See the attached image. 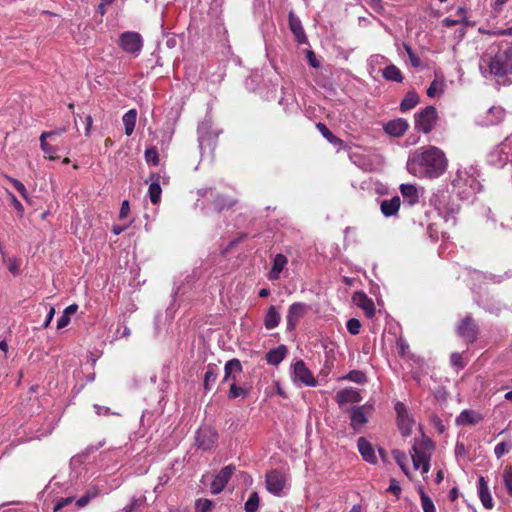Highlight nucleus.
I'll list each match as a JSON object with an SVG mask.
<instances>
[{"label":"nucleus","mask_w":512,"mask_h":512,"mask_svg":"<svg viewBox=\"0 0 512 512\" xmlns=\"http://www.w3.org/2000/svg\"><path fill=\"white\" fill-rule=\"evenodd\" d=\"M48 134L40 135V148L46 157L50 160H54L57 157L54 155L58 151V147L51 145L48 141Z\"/></svg>","instance_id":"473e14b6"},{"label":"nucleus","mask_w":512,"mask_h":512,"mask_svg":"<svg viewBox=\"0 0 512 512\" xmlns=\"http://www.w3.org/2000/svg\"><path fill=\"white\" fill-rule=\"evenodd\" d=\"M401 491H402V489L400 487L399 482L396 479H393V478L390 479V484L387 489V492L394 494L396 496V498L399 499Z\"/></svg>","instance_id":"3c124183"},{"label":"nucleus","mask_w":512,"mask_h":512,"mask_svg":"<svg viewBox=\"0 0 512 512\" xmlns=\"http://www.w3.org/2000/svg\"><path fill=\"white\" fill-rule=\"evenodd\" d=\"M431 424L437 429L439 433H443L446 430V426L439 416L433 414L430 417Z\"/></svg>","instance_id":"864d4df0"},{"label":"nucleus","mask_w":512,"mask_h":512,"mask_svg":"<svg viewBox=\"0 0 512 512\" xmlns=\"http://www.w3.org/2000/svg\"><path fill=\"white\" fill-rule=\"evenodd\" d=\"M503 484L510 496H512V464L505 467L503 472Z\"/></svg>","instance_id":"a19ab883"},{"label":"nucleus","mask_w":512,"mask_h":512,"mask_svg":"<svg viewBox=\"0 0 512 512\" xmlns=\"http://www.w3.org/2000/svg\"><path fill=\"white\" fill-rule=\"evenodd\" d=\"M67 130H68V126L66 125V126L56 128L51 131H43L41 134H48V138L53 139L54 137H59V136L63 135L65 132H67Z\"/></svg>","instance_id":"13d9d810"},{"label":"nucleus","mask_w":512,"mask_h":512,"mask_svg":"<svg viewBox=\"0 0 512 512\" xmlns=\"http://www.w3.org/2000/svg\"><path fill=\"white\" fill-rule=\"evenodd\" d=\"M289 26L297 42L300 44L305 43L307 38L302 27L301 21L298 17L294 15L293 12L289 13Z\"/></svg>","instance_id":"b1692460"},{"label":"nucleus","mask_w":512,"mask_h":512,"mask_svg":"<svg viewBox=\"0 0 512 512\" xmlns=\"http://www.w3.org/2000/svg\"><path fill=\"white\" fill-rule=\"evenodd\" d=\"M482 419V415L476 411L463 410L456 418L455 422L457 425H475L481 422Z\"/></svg>","instance_id":"5701e85b"},{"label":"nucleus","mask_w":512,"mask_h":512,"mask_svg":"<svg viewBox=\"0 0 512 512\" xmlns=\"http://www.w3.org/2000/svg\"><path fill=\"white\" fill-rule=\"evenodd\" d=\"M400 192L404 198V203L413 206L419 202V192L415 185L401 184Z\"/></svg>","instance_id":"4be33fe9"},{"label":"nucleus","mask_w":512,"mask_h":512,"mask_svg":"<svg viewBox=\"0 0 512 512\" xmlns=\"http://www.w3.org/2000/svg\"><path fill=\"white\" fill-rule=\"evenodd\" d=\"M353 300L358 307L363 309V311L365 312V314L368 318L374 317V315H375L374 302L370 298H368L366 294H364L363 292H357V293H355Z\"/></svg>","instance_id":"aec40b11"},{"label":"nucleus","mask_w":512,"mask_h":512,"mask_svg":"<svg viewBox=\"0 0 512 512\" xmlns=\"http://www.w3.org/2000/svg\"><path fill=\"white\" fill-rule=\"evenodd\" d=\"M479 70L484 77H506L512 75V43L492 44L480 57Z\"/></svg>","instance_id":"f03ea898"},{"label":"nucleus","mask_w":512,"mask_h":512,"mask_svg":"<svg viewBox=\"0 0 512 512\" xmlns=\"http://www.w3.org/2000/svg\"><path fill=\"white\" fill-rule=\"evenodd\" d=\"M118 44L123 51L137 57L143 48V38L138 32L126 31L120 34Z\"/></svg>","instance_id":"39448f33"},{"label":"nucleus","mask_w":512,"mask_h":512,"mask_svg":"<svg viewBox=\"0 0 512 512\" xmlns=\"http://www.w3.org/2000/svg\"><path fill=\"white\" fill-rule=\"evenodd\" d=\"M8 179L13 184L15 189L21 194V196L26 199L27 198V190H26L24 184L14 178L9 177Z\"/></svg>","instance_id":"6e6d98bb"},{"label":"nucleus","mask_w":512,"mask_h":512,"mask_svg":"<svg viewBox=\"0 0 512 512\" xmlns=\"http://www.w3.org/2000/svg\"><path fill=\"white\" fill-rule=\"evenodd\" d=\"M307 59H308V62L309 64L314 67V68H318L320 66L319 62L317 61L316 59V56L314 54L313 51H308L307 53Z\"/></svg>","instance_id":"338daca9"},{"label":"nucleus","mask_w":512,"mask_h":512,"mask_svg":"<svg viewBox=\"0 0 512 512\" xmlns=\"http://www.w3.org/2000/svg\"><path fill=\"white\" fill-rule=\"evenodd\" d=\"M247 394L248 393L244 388L237 386V384H234V383L230 384V389L228 392L229 399H236L238 397L245 398L247 396Z\"/></svg>","instance_id":"79ce46f5"},{"label":"nucleus","mask_w":512,"mask_h":512,"mask_svg":"<svg viewBox=\"0 0 512 512\" xmlns=\"http://www.w3.org/2000/svg\"><path fill=\"white\" fill-rule=\"evenodd\" d=\"M505 110L500 106H493L484 115L478 117L477 123L481 126L497 125L503 121Z\"/></svg>","instance_id":"f8f14e48"},{"label":"nucleus","mask_w":512,"mask_h":512,"mask_svg":"<svg viewBox=\"0 0 512 512\" xmlns=\"http://www.w3.org/2000/svg\"><path fill=\"white\" fill-rule=\"evenodd\" d=\"M447 166L445 153L436 146H424L414 150L407 161V170L418 178H438L444 174Z\"/></svg>","instance_id":"f257e3e1"},{"label":"nucleus","mask_w":512,"mask_h":512,"mask_svg":"<svg viewBox=\"0 0 512 512\" xmlns=\"http://www.w3.org/2000/svg\"><path fill=\"white\" fill-rule=\"evenodd\" d=\"M387 59L382 55H373L368 60V66L370 68V73L374 70V66L381 64L382 62H386Z\"/></svg>","instance_id":"4d7b16f0"},{"label":"nucleus","mask_w":512,"mask_h":512,"mask_svg":"<svg viewBox=\"0 0 512 512\" xmlns=\"http://www.w3.org/2000/svg\"><path fill=\"white\" fill-rule=\"evenodd\" d=\"M216 435L209 429H200L196 435V441L200 448L208 450L212 447Z\"/></svg>","instance_id":"bb28decb"},{"label":"nucleus","mask_w":512,"mask_h":512,"mask_svg":"<svg viewBox=\"0 0 512 512\" xmlns=\"http://www.w3.org/2000/svg\"><path fill=\"white\" fill-rule=\"evenodd\" d=\"M401 200L399 196H394L391 199H384L380 203L381 213L385 217L396 216L400 208Z\"/></svg>","instance_id":"412c9836"},{"label":"nucleus","mask_w":512,"mask_h":512,"mask_svg":"<svg viewBox=\"0 0 512 512\" xmlns=\"http://www.w3.org/2000/svg\"><path fill=\"white\" fill-rule=\"evenodd\" d=\"M70 322V318L65 315L64 313L60 316V318L57 320V328L62 329L66 327Z\"/></svg>","instance_id":"0e129e2a"},{"label":"nucleus","mask_w":512,"mask_h":512,"mask_svg":"<svg viewBox=\"0 0 512 512\" xmlns=\"http://www.w3.org/2000/svg\"><path fill=\"white\" fill-rule=\"evenodd\" d=\"M437 121V110L434 106H427L414 115L415 129L425 134L430 133Z\"/></svg>","instance_id":"20e7f679"},{"label":"nucleus","mask_w":512,"mask_h":512,"mask_svg":"<svg viewBox=\"0 0 512 512\" xmlns=\"http://www.w3.org/2000/svg\"><path fill=\"white\" fill-rule=\"evenodd\" d=\"M345 379H348L352 382L362 384L366 382V376L362 371L352 370L346 376Z\"/></svg>","instance_id":"a18cd8bd"},{"label":"nucleus","mask_w":512,"mask_h":512,"mask_svg":"<svg viewBox=\"0 0 512 512\" xmlns=\"http://www.w3.org/2000/svg\"><path fill=\"white\" fill-rule=\"evenodd\" d=\"M458 333L468 343H472L477 339V325L470 316L462 320L458 327Z\"/></svg>","instance_id":"ddd939ff"},{"label":"nucleus","mask_w":512,"mask_h":512,"mask_svg":"<svg viewBox=\"0 0 512 512\" xmlns=\"http://www.w3.org/2000/svg\"><path fill=\"white\" fill-rule=\"evenodd\" d=\"M287 354V348L285 345H279L278 347L268 351L265 359L270 365H278L281 363Z\"/></svg>","instance_id":"cd10ccee"},{"label":"nucleus","mask_w":512,"mask_h":512,"mask_svg":"<svg viewBox=\"0 0 512 512\" xmlns=\"http://www.w3.org/2000/svg\"><path fill=\"white\" fill-rule=\"evenodd\" d=\"M292 380L308 387H315L317 384L312 372L307 368L303 360H298L293 365Z\"/></svg>","instance_id":"0eeeda50"},{"label":"nucleus","mask_w":512,"mask_h":512,"mask_svg":"<svg viewBox=\"0 0 512 512\" xmlns=\"http://www.w3.org/2000/svg\"><path fill=\"white\" fill-rule=\"evenodd\" d=\"M346 327L349 333L352 335H357L360 332L361 323L358 319L351 318L347 321Z\"/></svg>","instance_id":"09e8293b"},{"label":"nucleus","mask_w":512,"mask_h":512,"mask_svg":"<svg viewBox=\"0 0 512 512\" xmlns=\"http://www.w3.org/2000/svg\"><path fill=\"white\" fill-rule=\"evenodd\" d=\"M443 91V83L437 80H433L427 89V95L429 97H435L438 93Z\"/></svg>","instance_id":"49530a36"},{"label":"nucleus","mask_w":512,"mask_h":512,"mask_svg":"<svg viewBox=\"0 0 512 512\" xmlns=\"http://www.w3.org/2000/svg\"><path fill=\"white\" fill-rule=\"evenodd\" d=\"M259 506V497L257 493H252L245 503L246 512H256Z\"/></svg>","instance_id":"c03bdc74"},{"label":"nucleus","mask_w":512,"mask_h":512,"mask_svg":"<svg viewBox=\"0 0 512 512\" xmlns=\"http://www.w3.org/2000/svg\"><path fill=\"white\" fill-rule=\"evenodd\" d=\"M477 492L484 508L491 510L494 507V502L490 493L488 482L483 476H480L478 479Z\"/></svg>","instance_id":"2eb2a0df"},{"label":"nucleus","mask_w":512,"mask_h":512,"mask_svg":"<svg viewBox=\"0 0 512 512\" xmlns=\"http://www.w3.org/2000/svg\"><path fill=\"white\" fill-rule=\"evenodd\" d=\"M479 32L482 34L487 35H494V36H511L512 35V27L506 28V29H497V30H485L480 28Z\"/></svg>","instance_id":"de8ad7c7"},{"label":"nucleus","mask_w":512,"mask_h":512,"mask_svg":"<svg viewBox=\"0 0 512 512\" xmlns=\"http://www.w3.org/2000/svg\"><path fill=\"white\" fill-rule=\"evenodd\" d=\"M450 361L453 366H456L460 369L465 367V362L463 361L461 354L458 352H454L451 354Z\"/></svg>","instance_id":"bf43d9fd"},{"label":"nucleus","mask_w":512,"mask_h":512,"mask_svg":"<svg viewBox=\"0 0 512 512\" xmlns=\"http://www.w3.org/2000/svg\"><path fill=\"white\" fill-rule=\"evenodd\" d=\"M280 314L277 311L275 306H270L266 312L265 318H264V325L265 328L268 330H272L276 328L279 325L280 322Z\"/></svg>","instance_id":"7c9ffc66"},{"label":"nucleus","mask_w":512,"mask_h":512,"mask_svg":"<svg viewBox=\"0 0 512 512\" xmlns=\"http://www.w3.org/2000/svg\"><path fill=\"white\" fill-rule=\"evenodd\" d=\"M382 76L387 81H395L398 83L403 81V76H402L400 69L393 64L388 65L383 70Z\"/></svg>","instance_id":"f704fd0d"},{"label":"nucleus","mask_w":512,"mask_h":512,"mask_svg":"<svg viewBox=\"0 0 512 512\" xmlns=\"http://www.w3.org/2000/svg\"><path fill=\"white\" fill-rule=\"evenodd\" d=\"M145 497H133L128 505L118 512H136L145 503Z\"/></svg>","instance_id":"ea45409f"},{"label":"nucleus","mask_w":512,"mask_h":512,"mask_svg":"<svg viewBox=\"0 0 512 512\" xmlns=\"http://www.w3.org/2000/svg\"><path fill=\"white\" fill-rule=\"evenodd\" d=\"M372 411V406L368 403L361 406H354L349 409L351 427L359 430L368 422V415Z\"/></svg>","instance_id":"1a4fd4ad"},{"label":"nucleus","mask_w":512,"mask_h":512,"mask_svg":"<svg viewBox=\"0 0 512 512\" xmlns=\"http://www.w3.org/2000/svg\"><path fill=\"white\" fill-rule=\"evenodd\" d=\"M316 128L318 131L322 134V136L331 144L334 146H337L339 148H345L344 141L340 138L336 137L325 124L319 122L316 124Z\"/></svg>","instance_id":"c756f323"},{"label":"nucleus","mask_w":512,"mask_h":512,"mask_svg":"<svg viewBox=\"0 0 512 512\" xmlns=\"http://www.w3.org/2000/svg\"><path fill=\"white\" fill-rule=\"evenodd\" d=\"M392 455H393L394 460L400 466V468L403 471V473L408 478H410L411 477V472L407 468V463H406L407 462V457H406L405 453L400 451V450H393L392 451Z\"/></svg>","instance_id":"e433bc0d"},{"label":"nucleus","mask_w":512,"mask_h":512,"mask_svg":"<svg viewBox=\"0 0 512 512\" xmlns=\"http://www.w3.org/2000/svg\"><path fill=\"white\" fill-rule=\"evenodd\" d=\"M212 502L208 499H199L196 501V512H209L211 510Z\"/></svg>","instance_id":"8fccbe9b"},{"label":"nucleus","mask_w":512,"mask_h":512,"mask_svg":"<svg viewBox=\"0 0 512 512\" xmlns=\"http://www.w3.org/2000/svg\"><path fill=\"white\" fill-rule=\"evenodd\" d=\"M224 378L222 382H230L236 384L237 383V375L242 372V365L241 362L233 358L225 363L224 366Z\"/></svg>","instance_id":"dca6fc26"},{"label":"nucleus","mask_w":512,"mask_h":512,"mask_svg":"<svg viewBox=\"0 0 512 512\" xmlns=\"http://www.w3.org/2000/svg\"><path fill=\"white\" fill-rule=\"evenodd\" d=\"M219 375L217 365L209 364L203 378V386L205 391L211 390Z\"/></svg>","instance_id":"c85d7f7f"},{"label":"nucleus","mask_w":512,"mask_h":512,"mask_svg":"<svg viewBox=\"0 0 512 512\" xmlns=\"http://www.w3.org/2000/svg\"><path fill=\"white\" fill-rule=\"evenodd\" d=\"M408 122L403 118L391 120L384 125V131L394 137L402 136L408 129Z\"/></svg>","instance_id":"a211bd4d"},{"label":"nucleus","mask_w":512,"mask_h":512,"mask_svg":"<svg viewBox=\"0 0 512 512\" xmlns=\"http://www.w3.org/2000/svg\"><path fill=\"white\" fill-rule=\"evenodd\" d=\"M395 410L397 412L399 429L404 436L409 435L412 429L413 421L409 417L405 405L401 402H397L395 405Z\"/></svg>","instance_id":"4468645a"},{"label":"nucleus","mask_w":512,"mask_h":512,"mask_svg":"<svg viewBox=\"0 0 512 512\" xmlns=\"http://www.w3.org/2000/svg\"><path fill=\"white\" fill-rule=\"evenodd\" d=\"M358 450L363 459L369 463H376L377 458L372 445L363 437H360L357 441Z\"/></svg>","instance_id":"393cba45"},{"label":"nucleus","mask_w":512,"mask_h":512,"mask_svg":"<svg viewBox=\"0 0 512 512\" xmlns=\"http://www.w3.org/2000/svg\"><path fill=\"white\" fill-rule=\"evenodd\" d=\"M508 451V445L505 442H500L496 444L494 448V454L497 457V459L503 457Z\"/></svg>","instance_id":"5fc2aeb1"},{"label":"nucleus","mask_w":512,"mask_h":512,"mask_svg":"<svg viewBox=\"0 0 512 512\" xmlns=\"http://www.w3.org/2000/svg\"><path fill=\"white\" fill-rule=\"evenodd\" d=\"M145 160L148 164L157 166L159 164V154L155 147H150L145 151Z\"/></svg>","instance_id":"37998d69"},{"label":"nucleus","mask_w":512,"mask_h":512,"mask_svg":"<svg viewBox=\"0 0 512 512\" xmlns=\"http://www.w3.org/2000/svg\"><path fill=\"white\" fill-rule=\"evenodd\" d=\"M114 0H102L97 7V11L103 16L106 13V6L110 5Z\"/></svg>","instance_id":"774afa93"},{"label":"nucleus","mask_w":512,"mask_h":512,"mask_svg":"<svg viewBox=\"0 0 512 512\" xmlns=\"http://www.w3.org/2000/svg\"><path fill=\"white\" fill-rule=\"evenodd\" d=\"M310 307L302 302H296L290 305L287 312V329L292 331L297 326L301 318H303L309 311Z\"/></svg>","instance_id":"9b49d317"},{"label":"nucleus","mask_w":512,"mask_h":512,"mask_svg":"<svg viewBox=\"0 0 512 512\" xmlns=\"http://www.w3.org/2000/svg\"><path fill=\"white\" fill-rule=\"evenodd\" d=\"M287 263L288 259L285 255L280 253L276 254L275 257L273 258L272 269L268 274L269 280H278L280 278L281 272L283 271Z\"/></svg>","instance_id":"a878e982"},{"label":"nucleus","mask_w":512,"mask_h":512,"mask_svg":"<svg viewBox=\"0 0 512 512\" xmlns=\"http://www.w3.org/2000/svg\"><path fill=\"white\" fill-rule=\"evenodd\" d=\"M476 180L473 177L472 173L468 169H458L455 178L452 181V184L455 188L459 190L468 186L470 188L473 187Z\"/></svg>","instance_id":"f3484780"},{"label":"nucleus","mask_w":512,"mask_h":512,"mask_svg":"<svg viewBox=\"0 0 512 512\" xmlns=\"http://www.w3.org/2000/svg\"><path fill=\"white\" fill-rule=\"evenodd\" d=\"M20 265H19V262L16 258H10L8 260V270L13 274V275H18L19 272H20V269H19Z\"/></svg>","instance_id":"052dcab7"},{"label":"nucleus","mask_w":512,"mask_h":512,"mask_svg":"<svg viewBox=\"0 0 512 512\" xmlns=\"http://www.w3.org/2000/svg\"><path fill=\"white\" fill-rule=\"evenodd\" d=\"M287 486L286 475L279 470H271L266 474V488L275 495L281 496Z\"/></svg>","instance_id":"6e6552de"},{"label":"nucleus","mask_w":512,"mask_h":512,"mask_svg":"<svg viewBox=\"0 0 512 512\" xmlns=\"http://www.w3.org/2000/svg\"><path fill=\"white\" fill-rule=\"evenodd\" d=\"M197 195L199 198L196 201V206L205 207V203L201 202L200 198H206L208 201L212 202V205L215 210L221 211L225 208H229L234 205L235 201L228 200L223 196L217 194L212 188H202L197 190Z\"/></svg>","instance_id":"423d86ee"},{"label":"nucleus","mask_w":512,"mask_h":512,"mask_svg":"<svg viewBox=\"0 0 512 512\" xmlns=\"http://www.w3.org/2000/svg\"><path fill=\"white\" fill-rule=\"evenodd\" d=\"M99 495V490L96 487H92L86 491L77 501L76 505L78 508L85 507L91 500L95 499Z\"/></svg>","instance_id":"4c0bfd02"},{"label":"nucleus","mask_w":512,"mask_h":512,"mask_svg":"<svg viewBox=\"0 0 512 512\" xmlns=\"http://www.w3.org/2000/svg\"><path fill=\"white\" fill-rule=\"evenodd\" d=\"M362 400L359 391L355 388H345L336 395L337 403L342 406L347 403H358Z\"/></svg>","instance_id":"6ab92c4d"},{"label":"nucleus","mask_w":512,"mask_h":512,"mask_svg":"<svg viewBox=\"0 0 512 512\" xmlns=\"http://www.w3.org/2000/svg\"><path fill=\"white\" fill-rule=\"evenodd\" d=\"M234 465H227L224 468H222L214 477L213 481L211 482V493L213 495H217L221 493L225 486L227 485L228 481L232 477L234 471H235Z\"/></svg>","instance_id":"9d476101"},{"label":"nucleus","mask_w":512,"mask_h":512,"mask_svg":"<svg viewBox=\"0 0 512 512\" xmlns=\"http://www.w3.org/2000/svg\"><path fill=\"white\" fill-rule=\"evenodd\" d=\"M151 179H152V182L149 185L148 194H149V198H150L151 202L153 204H157L160 202L161 193H162V189H161L159 181H158L159 176H156V178H155V176L153 175Z\"/></svg>","instance_id":"72a5a7b5"},{"label":"nucleus","mask_w":512,"mask_h":512,"mask_svg":"<svg viewBox=\"0 0 512 512\" xmlns=\"http://www.w3.org/2000/svg\"><path fill=\"white\" fill-rule=\"evenodd\" d=\"M136 119L137 112L135 109H130L123 115L122 121L125 128V134L127 136H130L133 133L136 125Z\"/></svg>","instance_id":"2f4dec72"},{"label":"nucleus","mask_w":512,"mask_h":512,"mask_svg":"<svg viewBox=\"0 0 512 512\" xmlns=\"http://www.w3.org/2000/svg\"><path fill=\"white\" fill-rule=\"evenodd\" d=\"M369 5L376 12L381 13L383 11V4L381 0H369Z\"/></svg>","instance_id":"69168bd1"},{"label":"nucleus","mask_w":512,"mask_h":512,"mask_svg":"<svg viewBox=\"0 0 512 512\" xmlns=\"http://www.w3.org/2000/svg\"><path fill=\"white\" fill-rule=\"evenodd\" d=\"M419 494L423 512H436L432 499L424 492L422 488L419 490Z\"/></svg>","instance_id":"58836bf2"},{"label":"nucleus","mask_w":512,"mask_h":512,"mask_svg":"<svg viewBox=\"0 0 512 512\" xmlns=\"http://www.w3.org/2000/svg\"><path fill=\"white\" fill-rule=\"evenodd\" d=\"M404 48L408 54L411 65L413 67H419L421 65L420 58L412 51L410 46L404 45Z\"/></svg>","instance_id":"603ef678"},{"label":"nucleus","mask_w":512,"mask_h":512,"mask_svg":"<svg viewBox=\"0 0 512 512\" xmlns=\"http://www.w3.org/2000/svg\"><path fill=\"white\" fill-rule=\"evenodd\" d=\"M129 211H130L129 202L127 200H124L121 204L119 217L125 218L128 215Z\"/></svg>","instance_id":"e2e57ef3"},{"label":"nucleus","mask_w":512,"mask_h":512,"mask_svg":"<svg viewBox=\"0 0 512 512\" xmlns=\"http://www.w3.org/2000/svg\"><path fill=\"white\" fill-rule=\"evenodd\" d=\"M435 446L432 440L422 437L414 442L412 447V461L416 470L421 469L422 474L428 473L430 469L431 455Z\"/></svg>","instance_id":"7ed1b4c3"},{"label":"nucleus","mask_w":512,"mask_h":512,"mask_svg":"<svg viewBox=\"0 0 512 512\" xmlns=\"http://www.w3.org/2000/svg\"><path fill=\"white\" fill-rule=\"evenodd\" d=\"M419 103V96L415 91H409L403 98L400 104L402 112L413 109Z\"/></svg>","instance_id":"c9c22d12"},{"label":"nucleus","mask_w":512,"mask_h":512,"mask_svg":"<svg viewBox=\"0 0 512 512\" xmlns=\"http://www.w3.org/2000/svg\"><path fill=\"white\" fill-rule=\"evenodd\" d=\"M73 500H74L73 497H66V498L59 499L58 502L54 506V512L60 511L63 507L71 504L73 502Z\"/></svg>","instance_id":"680f3d73"}]
</instances>
